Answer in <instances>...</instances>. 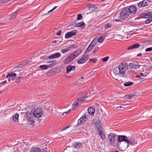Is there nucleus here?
<instances>
[{
  "mask_svg": "<svg viewBox=\"0 0 152 152\" xmlns=\"http://www.w3.org/2000/svg\"><path fill=\"white\" fill-rule=\"evenodd\" d=\"M118 140V142H122L125 141L126 142L128 141L127 137L125 135H118L117 136Z\"/></svg>",
  "mask_w": 152,
  "mask_h": 152,
  "instance_id": "nucleus-10",
  "label": "nucleus"
},
{
  "mask_svg": "<svg viewBox=\"0 0 152 152\" xmlns=\"http://www.w3.org/2000/svg\"><path fill=\"white\" fill-rule=\"evenodd\" d=\"M27 117L28 121L30 122L31 124H33L34 121L33 120V116L32 114L30 112L27 113Z\"/></svg>",
  "mask_w": 152,
  "mask_h": 152,
  "instance_id": "nucleus-16",
  "label": "nucleus"
},
{
  "mask_svg": "<svg viewBox=\"0 0 152 152\" xmlns=\"http://www.w3.org/2000/svg\"><path fill=\"white\" fill-rule=\"evenodd\" d=\"M46 63L47 64H48L47 65L48 68H50L54 66L57 63V61L56 60L50 61H47Z\"/></svg>",
  "mask_w": 152,
  "mask_h": 152,
  "instance_id": "nucleus-12",
  "label": "nucleus"
},
{
  "mask_svg": "<svg viewBox=\"0 0 152 152\" xmlns=\"http://www.w3.org/2000/svg\"><path fill=\"white\" fill-rule=\"evenodd\" d=\"M96 58H91L89 59V61L91 62L95 63L97 61Z\"/></svg>",
  "mask_w": 152,
  "mask_h": 152,
  "instance_id": "nucleus-44",
  "label": "nucleus"
},
{
  "mask_svg": "<svg viewBox=\"0 0 152 152\" xmlns=\"http://www.w3.org/2000/svg\"><path fill=\"white\" fill-rule=\"evenodd\" d=\"M133 82H128L124 84V85L125 86H131L133 84Z\"/></svg>",
  "mask_w": 152,
  "mask_h": 152,
  "instance_id": "nucleus-35",
  "label": "nucleus"
},
{
  "mask_svg": "<svg viewBox=\"0 0 152 152\" xmlns=\"http://www.w3.org/2000/svg\"><path fill=\"white\" fill-rule=\"evenodd\" d=\"M39 68L41 69L44 70L49 68L47 65H40L39 66Z\"/></svg>",
  "mask_w": 152,
  "mask_h": 152,
  "instance_id": "nucleus-31",
  "label": "nucleus"
},
{
  "mask_svg": "<svg viewBox=\"0 0 152 152\" xmlns=\"http://www.w3.org/2000/svg\"><path fill=\"white\" fill-rule=\"evenodd\" d=\"M145 21V23L146 24H149L152 21V17H150Z\"/></svg>",
  "mask_w": 152,
  "mask_h": 152,
  "instance_id": "nucleus-32",
  "label": "nucleus"
},
{
  "mask_svg": "<svg viewBox=\"0 0 152 152\" xmlns=\"http://www.w3.org/2000/svg\"><path fill=\"white\" fill-rule=\"evenodd\" d=\"M71 110V109H69V111H67V112H64V113H68L69 111H70Z\"/></svg>",
  "mask_w": 152,
  "mask_h": 152,
  "instance_id": "nucleus-60",
  "label": "nucleus"
},
{
  "mask_svg": "<svg viewBox=\"0 0 152 152\" xmlns=\"http://www.w3.org/2000/svg\"><path fill=\"white\" fill-rule=\"evenodd\" d=\"M83 16L81 15V14H80L78 15L77 16V20H81L82 19Z\"/></svg>",
  "mask_w": 152,
  "mask_h": 152,
  "instance_id": "nucleus-42",
  "label": "nucleus"
},
{
  "mask_svg": "<svg viewBox=\"0 0 152 152\" xmlns=\"http://www.w3.org/2000/svg\"><path fill=\"white\" fill-rule=\"evenodd\" d=\"M66 127H65L62 130V131H64V130H66Z\"/></svg>",
  "mask_w": 152,
  "mask_h": 152,
  "instance_id": "nucleus-61",
  "label": "nucleus"
},
{
  "mask_svg": "<svg viewBox=\"0 0 152 152\" xmlns=\"http://www.w3.org/2000/svg\"><path fill=\"white\" fill-rule=\"evenodd\" d=\"M152 12H145L142 13L140 15V18H148L151 17Z\"/></svg>",
  "mask_w": 152,
  "mask_h": 152,
  "instance_id": "nucleus-11",
  "label": "nucleus"
},
{
  "mask_svg": "<svg viewBox=\"0 0 152 152\" xmlns=\"http://www.w3.org/2000/svg\"><path fill=\"white\" fill-rule=\"evenodd\" d=\"M114 152H119V151H118L117 150L115 151Z\"/></svg>",
  "mask_w": 152,
  "mask_h": 152,
  "instance_id": "nucleus-64",
  "label": "nucleus"
},
{
  "mask_svg": "<svg viewBox=\"0 0 152 152\" xmlns=\"http://www.w3.org/2000/svg\"><path fill=\"white\" fill-rule=\"evenodd\" d=\"M128 66L127 63L125 62L121 63L118 66L119 72V73L123 75V77H125L124 74L126 72Z\"/></svg>",
  "mask_w": 152,
  "mask_h": 152,
  "instance_id": "nucleus-2",
  "label": "nucleus"
},
{
  "mask_svg": "<svg viewBox=\"0 0 152 152\" xmlns=\"http://www.w3.org/2000/svg\"><path fill=\"white\" fill-rule=\"evenodd\" d=\"M109 58V56H107L104 57L102 59V61L103 62H106L108 60V58Z\"/></svg>",
  "mask_w": 152,
  "mask_h": 152,
  "instance_id": "nucleus-43",
  "label": "nucleus"
},
{
  "mask_svg": "<svg viewBox=\"0 0 152 152\" xmlns=\"http://www.w3.org/2000/svg\"><path fill=\"white\" fill-rule=\"evenodd\" d=\"M116 137L117 135L115 134L110 133L108 135V138L109 140V145L115 147L118 146V143L115 140Z\"/></svg>",
  "mask_w": 152,
  "mask_h": 152,
  "instance_id": "nucleus-1",
  "label": "nucleus"
},
{
  "mask_svg": "<svg viewBox=\"0 0 152 152\" xmlns=\"http://www.w3.org/2000/svg\"><path fill=\"white\" fill-rule=\"evenodd\" d=\"M41 58L42 59L47 60H48V57L46 56L45 55L41 57Z\"/></svg>",
  "mask_w": 152,
  "mask_h": 152,
  "instance_id": "nucleus-45",
  "label": "nucleus"
},
{
  "mask_svg": "<svg viewBox=\"0 0 152 152\" xmlns=\"http://www.w3.org/2000/svg\"><path fill=\"white\" fill-rule=\"evenodd\" d=\"M94 5L92 4H90V6H88L89 8H91V7L93 8L94 7Z\"/></svg>",
  "mask_w": 152,
  "mask_h": 152,
  "instance_id": "nucleus-53",
  "label": "nucleus"
},
{
  "mask_svg": "<svg viewBox=\"0 0 152 152\" xmlns=\"http://www.w3.org/2000/svg\"><path fill=\"white\" fill-rule=\"evenodd\" d=\"M99 48L98 47L95 48L94 49V50H93V53H95L98 50Z\"/></svg>",
  "mask_w": 152,
  "mask_h": 152,
  "instance_id": "nucleus-48",
  "label": "nucleus"
},
{
  "mask_svg": "<svg viewBox=\"0 0 152 152\" xmlns=\"http://www.w3.org/2000/svg\"><path fill=\"white\" fill-rule=\"evenodd\" d=\"M80 105V103H78L77 102H76V101L73 104L72 106V108H73V110L75 109V108L78 107L79 106V105Z\"/></svg>",
  "mask_w": 152,
  "mask_h": 152,
  "instance_id": "nucleus-29",
  "label": "nucleus"
},
{
  "mask_svg": "<svg viewBox=\"0 0 152 152\" xmlns=\"http://www.w3.org/2000/svg\"><path fill=\"white\" fill-rule=\"evenodd\" d=\"M57 7H58L57 6L54 7L52 10H50V11H49L48 12V13H50L52 12L54 10H55V9H56Z\"/></svg>",
  "mask_w": 152,
  "mask_h": 152,
  "instance_id": "nucleus-47",
  "label": "nucleus"
},
{
  "mask_svg": "<svg viewBox=\"0 0 152 152\" xmlns=\"http://www.w3.org/2000/svg\"><path fill=\"white\" fill-rule=\"evenodd\" d=\"M88 59V55H83L81 58L77 61L78 64H81L86 62Z\"/></svg>",
  "mask_w": 152,
  "mask_h": 152,
  "instance_id": "nucleus-6",
  "label": "nucleus"
},
{
  "mask_svg": "<svg viewBox=\"0 0 152 152\" xmlns=\"http://www.w3.org/2000/svg\"><path fill=\"white\" fill-rule=\"evenodd\" d=\"M43 110L41 107H38L34 111L33 115L35 117L38 118L40 117L42 115Z\"/></svg>",
  "mask_w": 152,
  "mask_h": 152,
  "instance_id": "nucleus-5",
  "label": "nucleus"
},
{
  "mask_svg": "<svg viewBox=\"0 0 152 152\" xmlns=\"http://www.w3.org/2000/svg\"><path fill=\"white\" fill-rule=\"evenodd\" d=\"M147 42H148L149 44H151V43H152V39L148 40Z\"/></svg>",
  "mask_w": 152,
  "mask_h": 152,
  "instance_id": "nucleus-56",
  "label": "nucleus"
},
{
  "mask_svg": "<svg viewBox=\"0 0 152 152\" xmlns=\"http://www.w3.org/2000/svg\"><path fill=\"white\" fill-rule=\"evenodd\" d=\"M81 145V144L80 143H78V142H75L74 144V146L75 148H77V146H78V148H80V146Z\"/></svg>",
  "mask_w": 152,
  "mask_h": 152,
  "instance_id": "nucleus-38",
  "label": "nucleus"
},
{
  "mask_svg": "<svg viewBox=\"0 0 152 152\" xmlns=\"http://www.w3.org/2000/svg\"><path fill=\"white\" fill-rule=\"evenodd\" d=\"M71 49V47H66L64 49H62L61 51L63 53H64L68 52Z\"/></svg>",
  "mask_w": 152,
  "mask_h": 152,
  "instance_id": "nucleus-28",
  "label": "nucleus"
},
{
  "mask_svg": "<svg viewBox=\"0 0 152 152\" xmlns=\"http://www.w3.org/2000/svg\"><path fill=\"white\" fill-rule=\"evenodd\" d=\"M128 66L131 71H134L140 66V65H139V63L136 61L129 63Z\"/></svg>",
  "mask_w": 152,
  "mask_h": 152,
  "instance_id": "nucleus-4",
  "label": "nucleus"
},
{
  "mask_svg": "<svg viewBox=\"0 0 152 152\" xmlns=\"http://www.w3.org/2000/svg\"><path fill=\"white\" fill-rule=\"evenodd\" d=\"M76 69L74 66L68 65L66 67V73H68L71 71H74Z\"/></svg>",
  "mask_w": 152,
  "mask_h": 152,
  "instance_id": "nucleus-19",
  "label": "nucleus"
},
{
  "mask_svg": "<svg viewBox=\"0 0 152 152\" xmlns=\"http://www.w3.org/2000/svg\"><path fill=\"white\" fill-rule=\"evenodd\" d=\"M136 77H137V78H140V79H142V77H140V74L139 75H136Z\"/></svg>",
  "mask_w": 152,
  "mask_h": 152,
  "instance_id": "nucleus-54",
  "label": "nucleus"
},
{
  "mask_svg": "<svg viewBox=\"0 0 152 152\" xmlns=\"http://www.w3.org/2000/svg\"><path fill=\"white\" fill-rule=\"evenodd\" d=\"M149 69L148 67L146 68V69H145V72H149Z\"/></svg>",
  "mask_w": 152,
  "mask_h": 152,
  "instance_id": "nucleus-55",
  "label": "nucleus"
},
{
  "mask_svg": "<svg viewBox=\"0 0 152 152\" xmlns=\"http://www.w3.org/2000/svg\"><path fill=\"white\" fill-rule=\"evenodd\" d=\"M17 13L16 11L12 13L11 15V18L12 19L15 18L17 16Z\"/></svg>",
  "mask_w": 152,
  "mask_h": 152,
  "instance_id": "nucleus-34",
  "label": "nucleus"
},
{
  "mask_svg": "<svg viewBox=\"0 0 152 152\" xmlns=\"http://www.w3.org/2000/svg\"><path fill=\"white\" fill-rule=\"evenodd\" d=\"M81 52L82 51L81 50H78L75 51L71 55L75 59L81 53Z\"/></svg>",
  "mask_w": 152,
  "mask_h": 152,
  "instance_id": "nucleus-18",
  "label": "nucleus"
},
{
  "mask_svg": "<svg viewBox=\"0 0 152 152\" xmlns=\"http://www.w3.org/2000/svg\"><path fill=\"white\" fill-rule=\"evenodd\" d=\"M96 42L97 40L95 39H93V40L91 42L90 44H91L94 47L96 44Z\"/></svg>",
  "mask_w": 152,
  "mask_h": 152,
  "instance_id": "nucleus-41",
  "label": "nucleus"
},
{
  "mask_svg": "<svg viewBox=\"0 0 152 152\" xmlns=\"http://www.w3.org/2000/svg\"><path fill=\"white\" fill-rule=\"evenodd\" d=\"M6 83H7V81L5 80V81H3L1 83H0V85L1 84H3V85L5 84H6Z\"/></svg>",
  "mask_w": 152,
  "mask_h": 152,
  "instance_id": "nucleus-52",
  "label": "nucleus"
},
{
  "mask_svg": "<svg viewBox=\"0 0 152 152\" xmlns=\"http://www.w3.org/2000/svg\"><path fill=\"white\" fill-rule=\"evenodd\" d=\"M16 74L15 73H10L6 75V78L8 79V81H10L11 80H13L14 79L13 77L16 76Z\"/></svg>",
  "mask_w": 152,
  "mask_h": 152,
  "instance_id": "nucleus-15",
  "label": "nucleus"
},
{
  "mask_svg": "<svg viewBox=\"0 0 152 152\" xmlns=\"http://www.w3.org/2000/svg\"><path fill=\"white\" fill-rule=\"evenodd\" d=\"M150 72H145L144 73H140V75L141 77H145Z\"/></svg>",
  "mask_w": 152,
  "mask_h": 152,
  "instance_id": "nucleus-37",
  "label": "nucleus"
},
{
  "mask_svg": "<svg viewBox=\"0 0 152 152\" xmlns=\"http://www.w3.org/2000/svg\"><path fill=\"white\" fill-rule=\"evenodd\" d=\"M19 117V115L18 113H16L15 115L13 117V121L16 122L18 121V118Z\"/></svg>",
  "mask_w": 152,
  "mask_h": 152,
  "instance_id": "nucleus-27",
  "label": "nucleus"
},
{
  "mask_svg": "<svg viewBox=\"0 0 152 152\" xmlns=\"http://www.w3.org/2000/svg\"><path fill=\"white\" fill-rule=\"evenodd\" d=\"M145 51L146 52L152 51V47L146 48L145 50Z\"/></svg>",
  "mask_w": 152,
  "mask_h": 152,
  "instance_id": "nucleus-46",
  "label": "nucleus"
},
{
  "mask_svg": "<svg viewBox=\"0 0 152 152\" xmlns=\"http://www.w3.org/2000/svg\"><path fill=\"white\" fill-rule=\"evenodd\" d=\"M94 47L92 46L91 44H90L89 45L88 48H87L86 50L85 51V53H87L89 51H90Z\"/></svg>",
  "mask_w": 152,
  "mask_h": 152,
  "instance_id": "nucleus-30",
  "label": "nucleus"
},
{
  "mask_svg": "<svg viewBox=\"0 0 152 152\" xmlns=\"http://www.w3.org/2000/svg\"><path fill=\"white\" fill-rule=\"evenodd\" d=\"M98 132L102 139L104 140L105 138V135L103 132V130L99 131Z\"/></svg>",
  "mask_w": 152,
  "mask_h": 152,
  "instance_id": "nucleus-26",
  "label": "nucleus"
},
{
  "mask_svg": "<svg viewBox=\"0 0 152 152\" xmlns=\"http://www.w3.org/2000/svg\"><path fill=\"white\" fill-rule=\"evenodd\" d=\"M88 113L91 115H93L95 113V109L94 107H90L88 109Z\"/></svg>",
  "mask_w": 152,
  "mask_h": 152,
  "instance_id": "nucleus-23",
  "label": "nucleus"
},
{
  "mask_svg": "<svg viewBox=\"0 0 152 152\" xmlns=\"http://www.w3.org/2000/svg\"><path fill=\"white\" fill-rule=\"evenodd\" d=\"M41 149L39 148L36 147L34 148L32 152H41Z\"/></svg>",
  "mask_w": 152,
  "mask_h": 152,
  "instance_id": "nucleus-40",
  "label": "nucleus"
},
{
  "mask_svg": "<svg viewBox=\"0 0 152 152\" xmlns=\"http://www.w3.org/2000/svg\"><path fill=\"white\" fill-rule=\"evenodd\" d=\"M75 26L76 27H82V28H83L86 26V24L83 22H80L77 23Z\"/></svg>",
  "mask_w": 152,
  "mask_h": 152,
  "instance_id": "nucleus-24",
  "label": "nucleus"
},
{
  "mask_svg": "<svg viewBox=\"0 0 152 152\" xmlns=\"http://www.w3.org/2000/svg\"><path fill=\"white\" fill-rule=\"evenodd\" d=\"M105 39V37L104 36H101L98 39V41L99 43H101L103 42Z\"/></svg>",
  "mask_w": 152,
  "mask_h": 152,
  "instance_id": "nucleus-36",
  "label": "nucleus"
},
{
  "mask_svg": "<svg viewBox=\"0 0 152 152\" xmlns=\"http://www.w3.org/2000/svg\"><path fill=\"white\" fill-rule=\"evenodd\" d=\"M86 97L85 96H82L78 98L76 100V101L79 103H80V105L85 100Z\"/></svg>",
  "mask_w": 152,
  "mask_h": 152,
  "instance_id": "nucleus-25",
  "label": "nucleus"
},
{
  "mask_svg": "<svg viewBox=\"0 0 152 152\" xmlns=\"http://www.w3.org/2000/svg\"><path fill=\"white\" fill-rule=\"evenodd\" d=\"M115 21L117 22L120 21V20L118 19H116Z\"/></svg>",
  "mask_w": 152,
  "mask_h": 152,
  "instance_id": "nucleus-62",
  "label": "nucleus"
},
{
  "mask_svg": "<svg viewBox=\"0 0 152 152\" xmlns=\"http://www.w3.org/2000/svg\"><path fill=\"white\" fill-rule=\"evenodd\" d=\"M128 10V7L124 8L121 12L119 15L120 18L123 20L127 18L130 15Z\"/></svg>",
  "mask_w": 152,
  "mask_h": 152,
  "instance_id": "nucleus-3",
  "label": "nucleus"
},
{
  "mask_svg": "<svg viewBox=\"0 0 152 152\" xmlns=\"http://www.w3.org/2000/svg\"><path fill=\"white\" fill-rule=\"evenodd\" d=\"M142 56V54L141 53H140L138 54V55L137 56L140 57V56Z\"/></svg>",
  "mask_w": 152,
  "mask_h": 152,
  "instance_id": "nucleus-58",
  "label": "nucleus"
},
{
  "mask_svg": "<svg viewBox=\"0 0 152 152\" xmlns=\"http://www.w3.org/2000/svg\"><path fill=\"white\" fill-rule=\"evenodd\" d=\"M127 144V146L128 147L130 145H134L137 143L135 141L134 139L133 138H131L129 139H128V141H126Z\"/></svg>",
  "mask_w": 152,
  "mask_h": 152,
  "instance_id": "nucleus-14",
  "label": "nucleus"
},
{
  "mask_svg": "<svg viewBox=\"0 0 152 152\" xmlns=\"http://www.w3.org/2000/svg\"><path fill=\"white\" fill-rule=\"evenodd\" d=\"M95 127L97 128L98 131L103 130L101 121L99 120L97 121L94 124Z\"/></svg>",
  "mask_w": 152,
  "mask_h": 152,
  "instance_id": "nucleus-13",
  "label": "nucleus"
},
{
  "mask_svg": "<svg viewBox=\"0 0 152 152\" xmlns=\"http://www.w3.org/2000/svg\"><path fill=\"white\" fill-rule=\"evenodd\" d=\"M76 33L75 32L72 31L68 32L65 35V37L66 39H68L70 37L75 35Z\"/></svg>",
  "mask_w": 152,
  "mask_h": 152,
  "instance_id": "nucleus-21",
  "label": "nucleus"
},
{
  "mask_svg": "<svg viewBox=\"0 0 152 152\" xmlns=\"http://www.w3.org/2000/svg\"><path fill=\"white\" fill-rule=\"evenodd\" d=\"M111 24L110 23H108L104 25V27L106 29H107L111 27Z\"/></svg>",
  "mask_w": 152,
  "mask_h": 152,
  "instance_id": "nucleus-39",
  "label": "nucleus"
},
{
  "mask_svg": "<svg viewBox=\"0 0 152 152\" xmlns=\"http://www.w3.org/2000/svg\"><path fill=\"white\" fill-rule=\"evenodd\" d=\"M69 47H71V48H77V46L76 45H72V46Z\"/></svg>",
  "mask_w": 152,
  "mask_h": 152,
  "instance_id": "nucleus-51",
  "label": "nucleus"
},
{
  "mask_svg": "<svg viewBox=\"0 0 152 152\" xmlns=\"http://www.w3.org/2000/svg\"><path fill=\"white\" fill-rule=\"evenodd\" d=\"M150 2L148 0H143L137 4L139 8L143 7L149 5Z\"/></svg>",
  "mask_w": 152,
  "mask_h": 152,
  "instance_id": "nucleus-7",
  "label": "nucleus"
},
{
  "mask_svg": "<svg viewBox=\"0 0 152 152\" xmlns=\"http://www.w3.org/2000/svg\"><path fill=\"white\" fill-rule=\"evenodd\" d=\"M74 59L71 55L67 57L63 61V63L65 64H67L72 61Z\"/></svg>",
  "mask_w": 152,
  "mask_h": 152,
  "instance_id": "nucleus-9",
  "label": "nucleus"
},
{
  "mask_svg": "<svg viewBox=\"0 0 152 152\" xmlns=\"http://www.w3.org/2000/svg\"><path fill=\"white\" fill-rule=\"evenodd\" d=\"M113 72L115 74H117L118 72V68H114L113 69Z\"/></svg>",
  "mask_w": 152,
  "mask_h": 152,
  "instance_id": "nucleus-49",
  "label": "nucleus"
},
{
  "mask_svg": "<svg viewBox=\"0 0 152 152\" xmlns=\"http://www.w3.org/2000/svg\"><path fill=\"white\" fill-rule=\"evenodd\" d=\"M61 30H59L56 33V34L57 35L59 36L61 35Z\"/></svg>",
  "mask_w": 152,
  "mask_h": 152,
  "instance_id": "nucleus-50",
  "label": "nucleus"
},
{
  "mask_svg": "<svg viewBox=\"0 0 152 152\" xmlns=\"http://www.w3.org/2000/svg\"><path fill=\"white\" fill-rule=\"evenodd\" d=\"M134 95L133 94H130L129 95H126L123 98H124L125 99H130L131 98L133 97L134 96Z\"/></svg>",
  "mask_w": 152,
  "mask_h": 152,
  "instance_id": "nucleus-33",
  "label": "nucleus"
},
{
  "mask_svg": "<svg viewBox=\"0 0 152 152\" xmlns=\"http://www.w3.org/2000/svg\"><path fill=\"white\" fill-rule=\"evenodd\" d=\"M23 78V77L21 76H18L17 77V78L19 79H22Z\"/></svg>",
  "mask_w": 152,
  "mask_h": 152,
  "instance_id": "nucleus-57",
  "label": "nucleus"
},
{
  "mask_svg": "<svg viewBox=\"0 0 152 152\" xmlns=\"http://www.w3.org/2000/svg\"><path fill=\"white\" fill-rule=\"evenodd\" d=\"M128 9L130 14H135L137 12V8L134 5L129 6V8L128 7Z\"/></svg>",
  "mask_w": 152,
  "mask_h": 152,
  "instance_id": "nucleus-8",
  "label": "nucleus"
},
{
  "mask_svg": "<svg viewBox=\"0 0 152 152\" xmlns=\"http://www.w3.org/2000/svg\"><path fill=\"white\" fill-rule=\"evenodd\" d=\"M61 54L59 53H56L53 54L48 56V58L51 59L55 58H57L60 57L61 56Z\"/></svg>",
  "mask_w": 152,
  "mask_h": 152,
  "instance_id": "nucleus-17",
  "label": "nucleus"
},
{
  "mask_svg": "<svg viewBox=\"0 0 152 152\" xmlns=\"http://www.w3.org/2000/svg\"><path fill=\"white\" fill-rule=\"evenodd\" d=\"M140 45L138 43H136L131 45V46L128 47L127 49L129 50L134 48H138Z\"/></svg>",
  "mask_w": 152,
  "mask_h": 152,
  "instance_id": "nucleus-22",
  "label": "nucleus"
},
{
  "mask_svg": "<svg viewBox=\"0 0 152 152\" xmlns=\"http://www.w3.org/2000/svg\"><path fill=\"white\" fill-rule=\"evenodd\" d=\"M87 119V117L85 116H83L78 121V124H81L84 122Z\"/></svg>",
  "mask_w": 152,
  "mask_h": 152,
  "instance_id": "nucleus-20",
  "label": "nucleus"
},
{
  "mask_svg": "<svg viewBox=\"0 0 152 152\" xmlns=\"http://www.w3.org/2000/svg\"><path fill=\"white\" fill-rule=\"evenodd\" d=\"M116 108H123V107L122 106H119V107H116Z\"/></svg>",
  "mask_w": 152,
  "mask_h": 152,
  "instance_id": "nucleus-59",
  "label": "nucleus"
},
{
  "mask_svg": "<svg viewBox=\"0 0 152 152\" xmlns=\"http://www.w3.org/2000/svg\"><path fill=\"white\" fill-rule=\"evenodd\" d=\"M53 43H56L57 42L56 41V40L54 41H53Z\"/></svg>",
  "mask_w": 152,
  "mask_h": 152,
  "instance_id": "nucleus-63",
  "label": "nucleus"
}]
</instances>
